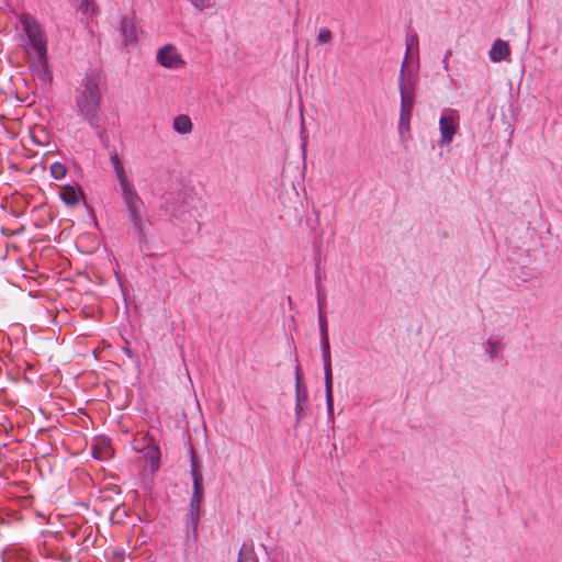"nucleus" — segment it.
Returning <instances> with one entry per match:
<instances>
[{"mask_svg":"<svg viewBox=\"0 0 562 562\" xmlns=\"http://www.w3.org/2000/svg\"><path fill=\"white\" fill-rule=\"evenodd\" d=\"M503 345L496 340H488L486 344V353L491 359L502 358Z\"/></svg>","mask_w":562,"mask_h":562,"instance_id":"a211bd4d","label":"nucleus"},{"mask_svg":"<svg viewBox=\"0 0 562 562\" xmlns=\"http://www.w3.org/2000/svg\"><path fill=\"white\" fill-rule=\"evenodd\" d=\"M135 449L144 454V457L150 461V468L153 471H157L160 462V450L154 445L153 439L148 436H144L142 439L136 440Z\"/></svg>","mask_w":562,"mask_h":562,"instance_id":"1a4fd4ad","label":"nucleus"},{"mask_svg":"<svg viewBox=\"0 0 562 562\" xmlns=\"http://www.w3.org/2000/svg\"><path fill=\"white\" fill-rule=\"evenodd\" d=\"M125 353L131 357V350L130 349H125Z\"/></svg>","mask_w":562,"mask_h":562,"instance_id":"cd10ccee","label":"nucleus"},{"mask_svg":"<svg viewBox=\"0 0 562 562\" xmlns=\"http://www.w3.org/2000/svg\"><path fill=\"white\" fill-rule=\"evenodd\" d=\"M191 476L193 481V493L190 499L188 512L200 513L201 503L203 499V476L199 470L198 463L194 460L191 462Z\"/></svg>","mask_w":562,"mask_h":562,"instance_id":"6e6552de","label":"nucleus"},{"mask_svg":"<svg viewBox=\"0 0 562 562\" xmlns=\"http://www.w3.org/2000/svg\"><path fill=\"white\" fill-rule=\"evenodd\" d=\"M308 394L307 389L302 381L300 364L295 367V427L307 416Z\"/></svg>","mask_w":562,"mask_h":562,"instance_id":"423d86ee","label":"nucleus"},{"mask_svg":"<svg viewBox=\"0 0 562 562\" xmlns=\"http://www.w3.org/2000/svg\"><path fill=\"white\" fill-rule=\"evenodd\" d=\"M172 127L179 134H189L191 133L193 125L188 115L181 114L173 119Z\"/></svg>","mask_w":562,"mask_h":562,"instance_id":"dca6fc26","label":"nucleus"},{"mask_svg":"<svg viewBox=\"0 0 562 562\" xmlns=\"http://www.w3.org/2000/svg\"><path fill=\"white\" fill-rule=\"evenodd\" d=\"M510 53L507 42L496 40L490 50V59L494 63L504 60Z\"/></svg>","mask_w":562,"mask_h":562,"instance_id":"ddd939ff","label":"nucleus"},{"mask_svg":"<svg viewBox=\"0 0 562 562\" xmlns=\"http://www.w3.org/2000/svg\"><path fill=\"white\" fill-rule=\"evenodd\" d=\"M318 324H319L321 339L328 338V324H327V317H326L325 313L318 314Z\"/></svg>","mask_w":562,"mask_h":562,"instance_id":"4be33fe9","label":"nucleus"},{"mask_svg":"<svg viewBox=\"0 0 562 562\" xmlns=\"http://www.w3.org/2000/svg\"><path fill=\"white\" fill-rule=\"evenodd\" d=\"M237 562H258V559L254 552L252 546L243 544L239 553Z\"/></svg>","mask_w":562,"mask_h":562,"instance_id":"f3484780","label":"nucleus"},{"mask_svg":"<svg viewBox=\"0 0 562 562\" xmlns=\"http://www.w3.org/2000/svg\"><path fill=\"white\" fill-rule=\"evenodd\" d=\"M109 445L106 442H102L101 445H93L91 447L92 457L94 459L102 460L108 454Z\"/></svg>","mask_w":562,"mask_h":562,"instance_id":"6ab92c4d","label":"nucleus"},{"mask_svg":"<svg viewBox=\"0 0 562 562\" xmlns=\"http://www.w3.org/2000/svg\"><path fill=\"white\" fill-rule=\"evenodd\" d=\"M157 61L165 68L178 69L184 65L183 59L173 45H165L157 52Z\"/></svg>","mask_w":562,"mask_h":562,"instance_id":"9d476101","label":"nucleus"},{"mask_svg":"<svg viewBox=\"0 0 562 562\" xmlns=\"http://www.w3.org/2000/svg\"><path fill=\"white\" fill-rule=\"evenodd\" d=\"M20 21L36 55L47 56L46 40L38 22L29 14H23Z\"/></svg>","mask_w":562,"mask_h":562,"instance_id":"20e7f679","label":"nucleus"},{"mask_svg":"<svg viewBox=\"0 0 562 562\" xmlns=\"http://www.w3.org/2000/svg\"><path fill=\"white\" fill-rule=\"evenodd\" d=\"M333 33L328 29H321L317 34V42L319 44H327L331 41Z\"/></svg>","mask_w":562,"mask_h":562,"instance_id":"b1692460","label":"nucleus"},{"mask_svg":"<svg viewBox=\"0 0 562 562\" xmlns=\"http://www.w3.org/2000/svg\"><path fill=\"white\" fill-rule=\"evenodd\" d=\"M50 173L54 179H63L67 173V168L61 162H54L50 166Z\"/></svg>","mask_w":562,"mask_h":562,"instance_id":"412c9836","label":"nucleus"},{"mask_svg":"<svg viewBox=\"0 0 562 562\" xmlns=\"http://www.w3.org/2000/svg\"><path fill=\"white\" fill-rule=\"evenodd\" d=\"M322 359L324 364L325 378V397L326 408L329 417L334 415V398H333V371H331V357L329 338L321 339Z\"/></svg>","mask_w":562,"mask_h":562,"instance_id":"39448f33","label":"nucleus"},{"mask_svg":"<svg viewBox=\"0 0 562 562\" xmlns=\"http://www.w3.org/2000/svg\"><path fill=\"white\" fill-rule=\"evenodd\" d=\"M59 198L65 204L75 206L83 198V192L79 187L65 186L59 192Z\"/></svg>","mask_w":562,"mask_h":562,"instance_id":"f8f14e48","label":"nucleus"},{"mask_svg":"<svg viewBox=\"0 0 562 562\" xmlns=\"http://www.w3.org/2000/svg\"><path fill=\"white\" fill-rule=\"evenodd\" d=\"M414 48H418V36L416 34H411L406 37V53L403 61L405 63V66L407 65L409 53Z\"/></svg>","mask_w":562,"mask_h":562,"instance_id":"aec40b11","label":"nucleus"},{"mask_svg":"<svg viewBox=\"0 0 562 562\" xmlns=\"http://www.w3.org/2000/svg\"><path fill=\"white\" fill-rule=\"evenodd\" d=\"M110 160L120 182L122 200L126 206L128 220L137 234L138 240H144L146 238L147 223L143 217L144 202L136 192L135 187L127 179L124 166L116 151L111 154Z\"/></svg>","mask_w":562,"mask_h":562,"instance_id":"f257e3e1","label":"nucleus"},{"mask_svg":"<svg viewBox=\"0 0 562 562\" xmlns=\"http://www.w3.org/2000/svg\"><path fill=\"white\" fill-rule=\"evenodd\" d=\"M317 288V307H318V314L325 313L326 307V296L323 292V289L321 288L319 283L316 284Z\"/></svg>","mask_w":562,"mask_h":562,"instance_id":"5701e85b","label":"nucleus"},{"mask_svg":"<svg viewBox=\"0 0 562 562\" xmlns=\"http://www.w3.org/2000/svg\"><path fill=\"white\" fill-rule=\"evenodd\" d=\"M442 64H443V68H445L446 70H448V68H449V63H448V60H447V59H443V60H442Z\"/></svg>","mask_w":562,"mask_h":562,"instance_id":"bb28decb","label":"nucleus"},{"mask_svg":"<svg viewBox=\"0 0 562 562\" xmlns=\"http://www.w3.org/2000/svg\"><path fill=\"white\" fill-rule=\"evenodd\" d=\"M200 521V513L188 512L186 516L187 541L193 542L198 538V527Z\"/></svg>","mask_w":562,"mask_h":562,"instance_id":"4468645a","label":"nucleus"},{"mask_svg":"<svg viewBox=\"0 0 562 562\" xmlns=\"http://www.w3.org/2000/svg\"><path fill=\"white\" fill-rule=\"evenodd\" d=\"M101 98L100 77L93 72L87 74L83 85L78 89L76 103L80 115L94 128L99 126Z\"/></svg>","mask_w":562,"mask_h":562,"instance_id":"f03ea898","label":"nucleus"},{"mask_svg":"<svg viewBox=\"0 0 562 562\" xmlns=\"http://www.w3.org/2000/svg\"><path fill=\"white\" fill-rule=\"evenodd\" d=\"M459 127V114L456 110H449L439 120L440 145H449Z\"/></svg>","mask_w":562,"mask_h":562,"instance_id":"0eeeda50","label":"nucleus"},{"mask_svg":"<svg viewBox=\"0 0 562 562\" xmlns=\"http://www.w3.org/2000/svg\"><path fill=\"white\" fill-rule=\"evenodd\" d=\"M451 54H452V52H451L450 49H448V50L446 52V54H445L443 59H447V60H448V59H449V57L451 56Z\"/></svg>","mask_w":562,"mask_h":562,"instance_id":"a878e982","label":"nucleus"},{"mask_svg":"<svg viewBox=\"0 0 562 562\" xmlns=\"http://www.w3.org/2000/svg\"><path fill=\"white\" fill-rule=\"evenodd\" d=\"M79 10L82 13L90 12L91 14H94L98 11V8L91 0H83L79 5Z\"/></svg>","mask_w":562,"mask_h":562,"instance_id":"393cba45","label":"nucleus"},{"mask_svg":"<svg viewBox=\"0 0 562 562\" xmlns=\"http://www.w3.org/2000/svg\"><path fill=\"white\" fill-rule=\"evenodd\" d=\"M120 33L123 40L124 46L128 49L130 46L136 44L138 40V31L133 21L128 16H123L120 22Z\"/></svg>","mask_w":562,"mask_h":562,"instance_id":"9b49d317","label":"nucleus"},{"mask_svg":"<svg viewBox=\"0 0 562 562\" xmlns=\"http://www.w3.org/2000/svg\"><path fill=\"white\" fill-rule=\"evenodd\" d=\"M398 89L401 94V111L398 130L400 133L409 131V121L412 117V109L415 102L414 91L415 81L408 75H405V63L402 64L400 76H398Z\"/></svg>","mask_w":562,"mask_h":562,"instance_id":"7ed1b4c3","label":"nucleus"},{"mask_svg":"<svg viewBox=\"0 0 562 562\" xmlns=\"http://www.w3.org/2000/svg\"><path fill=\"white\" fill-rule=\"evenodd\" d=\"M33 76L42 82L46 83L50 80V75L47 69L46 56L37 55V60L31 65Z\"/></svg>","mask_w":562,"mask_h":562,"instance_id":"2eb2a0df","label":"nucleus"}]
</instances>
